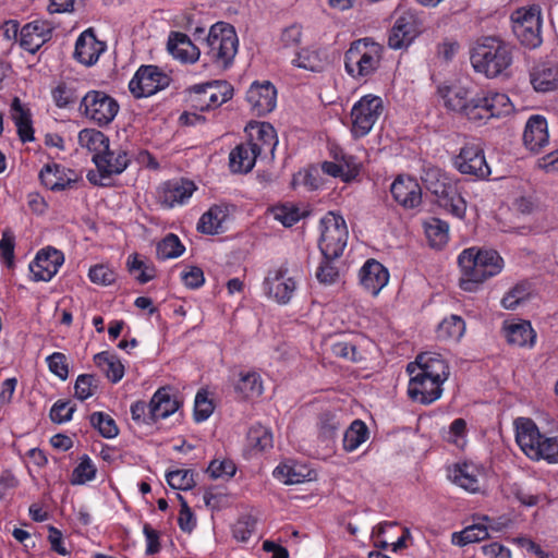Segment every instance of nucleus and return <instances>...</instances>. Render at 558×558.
Masks as SVG:
<instances>
[{
  "label": "nucleus",
  "instance_id": "f257e3e1",
  "mask_svg": "<svg viewBox=\"0 0 558 558\" xmlns=\"http://www.w3.org/2000/svg\"><path fill=\"white\" fill-rule=\"evenodd\" d=\"M410 375L409 397L416 402L429 404L442 395V385L449 377V365L439 353L424 352L407 366Z\"/></svg>",
  "mask_w": 558,
  "mask_h": 558
},
{
  "label": "nucleus",
  "instance_id": "f03ea898",
  "mask_svg": "<svg viewBox=\"0 0 558 558\" xmlns=\"http://www.w3.org/2000/svg\"><path fill=\"white\" fill-rule=\"evenodd\" d=\"M458 265L461 271L460 288L474 292L485 280L500 274L505 263L495 250L469 247L459 254Z\"/></svg>",
  "mask_w": 558,
  "mask_h": 558
},
{
  "label": "nucleus",
  "instance_id": "7ed1b4c3",
  "mask_svg": "<svg viewBox=\"0 0 558 558\" xmlns=\"http://www.w3.org/2000/svg\"><path fill=\"white\" fill-rule=\"evenodd\" d=\"M512 61L511 45L499 37H484L476 44L471 54L475 72L488 78L507 76Z\"/></svg>",
  "mask_w": 558,
  "mask_h": 558
},
{
  "label": "nucleus",
  "instance_id": "20e7f679",
  "mask_svg": "<svg viewBox=\"0 0 558 558\" xmlns=\"http://www.w3.org/2000/svg\"><path fill=\"white\" fill-rule=\"evenodd\" d=\"M513 425L515 441L527 458L558 463V437L542 434L535 422L529 417H518Z\"/></svg>",
  "mask_w": 558,
  "mask_h": 558
},
{
  "label": "nucleus",
  "instance_id": "39448f33",
  "mask_svg": "<svg viewBox=\"0 0 558 558\" xmlns=\"http://www.w3.org/2000/svg\"><path fill=\"white\" fill-rule=\"evenodd\" d=\"M383 47L369 38H362L351 44L344 54V69L353 78L374 74L381 61Z\"/></svg>",
  "mask_w": 558,
  "mask_h": 558
},
{
  "label": "nucleus",
  "instance_id": "423d86ee",
  "mask_svg": "<svg viewBox=\"0 0 558 558\" xmlns=\"http://www.w3.org/2000/svg\"><path fill=\"white\" fill-rule=\"evenodd\" d=\"M207 56L219 66H229L239 47V39L234 27L228 23L218 22L214 24L206 39Z\"/></svg>",
  "mask_w": 558,
  "mask_h": 558
},
{
  "label": "nucleus",
  "instance_id": "0eeeda50",
  "mask_svg": "<svg viewBox=\"0 0 558 558\" xmlns=\"http://www.w3.org/2000/svg\"><path fill=\"white\" fill-rule=\"evenodd\" d=\"M349 238L344 218L329 211L320 219L319 250L327 259H335L342 255Z\"/></svg>",
  "mask_w": 558,
  "mask_h": 558
},
{
  "label": "nucleus",
  "instance_id": "6e6552de",
  "mask_svg": "<svg viewBox=\"0 0 558 558\" xmlns=\"http://www.w3.org/2000/svg\"><path fill=\"white\" fill-rule=\"evenodd\" d=\"M512 29L519 41L529 49L541 46L542 9L537 4L518 8L511 14Z\"/></svg>",
  "mask_w": 558,
  "mask_h": 558
},
{
  "label": "nucleus",
  "instance_id": "1a4fd4ad",
  "mask_svg": "<svg viewBox=\"0 0 558 558\" xmlns=\"http://www.w3.org/2000/svg\"><path fill=\"white\" fill-rule=\"evenodd\" d=\"M384 102L379 96L365 95L352 107L350 112L351 133L355 138L366 136L381 116Z\"/></svg>",
  "mask_w": 558,
  "mask_h": 558
},
{
  "label": "nucleus",
  "instance_id": "9d476101",
  "mask_svg": "<svg viewBox=\"0 0 558 558\" xmlns=\"http://www.w3.org/2000/svg\"><path fill=\"white\" fill-rule=\"evenodd\" d=\"M477 89L470 82L444 84L438 87V95L447 109L465 116L469 120L476 118L475 96Z\"/></svg>",
  "mask_w": 558,
  "mask_h": 558
},
{
  "label": "nucleus",
  "instance_id": "9b49d317",
  "mask_svg": "<svg viewBox=\"0 0 558 558\" xmlns=\"http://www.w3.org/2000/svg\"><path fill=\"white\" fill-rule=\"evenodd\" d=\"M233 96V87L226 81H213L194 85L190 90L192 107L199 111L213 110Z\"/></svg>",
  "mask_w": 558,
  "mask_h": 558
},
{
  "label": "nucleus",
  "instance_id": "f8f14e48",
  "mask_svg": "<svg viewBox=\"0 0 558 558\" xmlns=\"http://www.w3.org/2000/svg\"><path fill=\"white\" fill-rule=\"evenodd\" d=\"M85 117L102 126L111 123L117 117L120 106L118 101L101 90H89L81 102Z\"/></svg>",
  "mask_w": 558,
  "mask_h": 558
},
{
  "label": "nucleus",
  "instance_id": "ddd939ff",
  "mask_svg": "<svg viewBox=\"0 0 558 558\" xmlns=\"http://www.w3.org/2000/svg\"><path fill=\"white\" fill-rule=\"evenodd\" d=\"M296 288L295 277L283 266L270 269L263 281L265 295L280 305L290 303Z\"/></svg>",
  "mask_w": 558,
  "mask_h": 558
},
{
  "label": "nucleus",
  "instance_id": "4468645a",
  "mask_svg": "<svg viewBox=\"0 0 558 558\" xmlns=\"http://www.w3.org/2000/svg\"><path fill=\"white\" fill-rule=\"evenodd\" d=\"M475 114L473 121H486L492 118H501L511 114L514 107L507 94L488 89L478 90L475 96Z\"/></svg>",
  "mask_w": 558,
  "mask_h": 558
},
{
  "label": "nucleus",
  "instance_id": "2eb2a0df",
  "mask_svg": "<svg viewBox=\"0 0 558 558\" xmlns=\"http://www.w3.org/2000/svg\"><path fill=\"white\" fill-rule=\"evenodd\" d=\"M170 78L156 65H142L131 78L129 89L136 98L149 97L169 85Z\"/></svg>",
  "mask_w": 558,
  "mask_h": 558
},
{
  "label": "nucleus",
  "instance_id": "dca6fc26",
  "mask_svg": "<svg viewBox=\"0 0 558 558\" xmlns=\"http://www.w3.org/2000/svg\"><path fill=\"white\" fill-rule=\"evenodd\" d=\"M453 165L459 172L478 180L489 178L492 171L487 165L484 151L477 144H465L454 157Z\"/></svg>",
  "mask_w": 558,
  "mask_h": 558
},
{
  "label": "nucleus",
  "instance_id": "f3484780",
  "mask_svg": "<svg viewBox=\"0 0 558 558\" xmlns=\"http://www.w3.org/2000/svg\"><path fill=\"white\" fill-rule=\"evenodd\" d=\"M245 132L248 141L247 145L255 150L260 158H274L275 149L278 145V137L274 126L268 122H250Z\"/></svg>",
  "mask_w": 558,
  "mask_h": 558
},
{
  "label": "nucleus",
  "instance_id": "a211bd4d",
  "mask_svg": "<svg viewBox=\"0 0 558 558\" xmlns=\"http://www.w3.org/2000/svg\"><path fill=\"white\" fill-rule=\"evenodd\" d=\"M64 263V255L57 248L45 247L37 252L29 263V271L34 281H50Z\"/></svg>",
  "mask_w": 558,
  "mask_h": 558
},
{
  "label": "nucleus",
  "instance_id": "6ab92c4d",
  "mask_svg": "<svg viewBox=\"0 0 558 558\" xmlns=\"http://www.w3.org/2000/svg\"><path fill=\"white\" fill-rule=\"evenodd\" d=\"M448 478L470 493H478L484 484V468L474 462H459L448 468Z\"/></svg>",
  "mask_w": 558,
  "mask_h": 558
},
{
  "label": "nucleus",
  "instance_id": "aec40b11",
  "mask_svg": "<svg viewBox=\"0 0 558 558\" xmlns=\"http://www.w3.org/2000/svg\"><path fill=\"white\" fill-rule=\"evenodd\" d=\"M246 100L254 114L265 116L276 108L277 90L269 81L254 82L246 93Z\"/></svg>",
  "mask_w": 558,
  "mask_h": 558
},
{
  "label": "nucleus",
  "instance_id": "412c9836",
  "mask_svg": "<svg viewBox=\"0 0 558 558\" xmlns=\"http://www.w3.org/2000/svg\"><path fill=\"white\" fill-rule=\"evenodd\" d=\"M194 182L184 179L170 180L158 189V198L167 208L182 206L187 203L195 192Z\"/></svg>",
  "mask_w": 558,
  "mask_h": 558
},
{
  "label": "nucleus",
  "instance_id": "4be33fe9",
  "mask_svg": "<svg viewBox=\"0 0 558 558\" xmlns=\"http://www.w3.org/2000/svg\"><path fill=\"white\" fill-rule=\"evenodd\" d=\"M523 145L531 153L537 154L549 144L547 119L542 114H532L523 130Z\"/></svg>",
  "mask_w": 558,
  "mask_h": 558
},
{
  "label": "nucleus",
  "instance_id": "5701e85b",
  "mask_svg": "<svg viewBox=\"0 0 558 558\" xmlns=\"http://www.w3.org/2000/svg\"><path fill=\"white\" fill-rule=\"evenodd\" d=\"M418 33L420 27L415 15L404 12L396 20L388 37V45L392 49L408 47Z\"/></svg>",
  "mask_w": 558,
  "mask_h": 558
},
{
  "label": "nucleus",
  "instance_id": "b1692460",
  "mask_svg": "<svg viewBox=\"0 0 558 558\" xmlns=\"http://www.w3.org/2000/svg\"><path fill=\"white\" fill-rule=\"evenodd\" d=\"M130 163V156L128 149L123 148L120 144H108V149L101 153L95 165L102 175H116L122 173Z\"/></svg>",
  "mask_w": 558,
  "mask_h": 558
},
{
  "label": "nucleus",
  "instance_id": "393cba45",
  "mask_svg": "<svg viewBox=\"0 0 558 558\" xmlns=\"http://www.w3.org/2000/svg\"><path fill=\"white\" fill-rule=\"evenodd\" d=\"M78 178L74 170L56 162L45 165L39 172L40 182L54 192L70 189Z\"/></svg>",
  "mask_w": 558,
  "mask_h": 558
},
{
  "label": "nucleus",
  "instance_id": "a878e982",
  "mask_svg": "<svg viewBox=\"0 0 558 558\" xmlns=\"http://www.w3.org/2000/svg\"><path fill=\"white\" fill-rule=\"evenodd\" d=\"M389 277L388 269L375 259H367L359 271L361 287L374 296L388 284Z\"/></svg>",
  "mask_w": 558,
  "mask_h": 558
},
{
  "label": "nucleus",
  "instance_id": "bb28decb",
  "mask_svg": "<svg viewBox=\"0 0 558 558\" xmlns=\"http://www.w3.org/2000/svg\"><path fill=\"white\" fill-rule=\"evenodd\" d=\"M106 50L105 43L98 40L92 29L84 31L75 43L74 58L82 64H95Z\"/></svg>",
  "mask_w": 558,
  "mask_h": 558
},
{
  "label": "nucleus",
  "instance_id": "cd10ccee",
  "mask_svg": "<svg viewBox=\"0 0 558 558\" xmlns=\"http://www.w3.org/2000/svg\"><path fill=\"white\" fill-rule=\"evenodd\" d=\"M52 32V26L49 22L43 20H35L22 27L20 31L21 46L35 53L49 38Z\"/></svg>",
  "mask_w": 558,
  "mask_h": 558
},
{
  "label": "nucleus",
  "instance_id": "c85d7f7f",
  "mask_svg": "<svg viewBox=\"0 0 558 558\" xmlns=\"http://www.w3.org/2000/svg\"><path fill=\"white\" fill-rule=\"evenodd\" d=\"M390 191L395 201L404 208H415L421 204V186L413 178L399 175L391 184Z\"/></svg>",
  "mask_w": 558,
  "mask_h": 558
},
{
  "label": "nucleus",
  "instance_id": "c756f323",
  "mask_svg": "<svg viewBox=\"0 0 558 558\" xmlns=\"http://www.w3.org/2000/svg\"><path fill=\"white\" fill-rule=\"evenodd\" d=\"M279 482L286 485L301 484L315 480L316 473L305 463L289 460L280 463L272 472Z\"/></svg>",
  "mask_w": 558,
  "mask_h": 558
},
{
  "label": "nucleus",
  "instance_id": "7c9ffc66",
  "mask_svg": "<svg viewBox=\"0 0 558 558\" xmlns=\"http://www.w3.org/2000/svg\"><path fill=\"white\" fill-rule=\"evenodd\" d=\"M504 333L507 341L517 347H532L536 339V332L531 323L518 318L505 320Z\"/></svg>",
  "mask_w": 558,
  "mask_h": 558
},
{
  "label": "nucleus",
  "instance_id": "2f4dec72",
  "mask_svg": "<svg viewBox=\"0 0 558 558\" xmlns=\"http://www.w3.org/2000/svg\"><path fill=\"white\" fill-rule=\"evenodd\" d=\"M168 51L177 60L183 63H194L199 58V49L185 34L173 32L168 39Z\"/></svg>",
  "mask_w": 558,
  "mask_h": 558
},
{
  "label": "nucleus",
  "instance_id": "473e14b6",
  "mask_svg": "<svg viewBox=\"0 0 558 558\" xmlns=\"http://www.w3.org/2000/svg\"><path fill=\"white\" fill-rule=\"evenodd\" d=\"M530 82L537 93L558 92V65L541 64L535 66L530 73Z\"/></svg>",
  "mask_w": 558,
  "mask_h": 558
},
{
  "label": "nucleus",
  "instance_id": "72a5a7b5",
  "mask_svg": "<svg viewBox=\"0 0 558 558\" xmlns=\"http://www.w3.org/2000/svg\"><path fill=\"white\" fill-rule=\"evenodd\" d=\"M229 219V208L225 205H214L202 215L197 229L202 233L218 234L223 232Z\"/></svg>",
  "mask_w": 558,
  "mask_h": 558
},
{
  "label": "nucleus",
  "instance_id": "f704fd0d",
  "mask_svg": "<svg viewBox=\"0 0 558 558\" xmlns=\"http://www.w3.org/2000/svg\"><path fill=\"white\" fill-rule=\"evenodd\" d=\"M324 173L340 178L343 182H351L360 173V163L352 156H343L340 161H325L322 165Z\"/></svg>",
  "mask_w": 558,
  "mask_h": 558
},
{
  "label": "nucleus",
  "instance_id": "c9c22d12",
  "mask_svg": "<svg viewBox=\"0 0 558 558\" xmlns=\"http://www.w3.org/2000/svg\"><path fill=\"white\" fill-rule=\"evenodd\" d=\"M179 409V402L172 398L165 388L158 389L149 402V416L151 421L166 418Z\"/></svg>",
  "mask_w": 558,
  "mask_h": 558
},
{
  "label": "nucleus",
  "instance_id": "e433bc0d",
  "mask_svg": "<svg viewBox=\"0 0 558 558\" xmlns=\"http://www.w3.org/2000/svg\"><path fill=\"white\" fill-rule=\"evenodd\" d=\"M236 395L241 399H254L263 393V381L258 373L242 371L233 384Z\"/></svg>",
  "mask_w": 558,
  "mask_h": 558
},
{
  "label": "nucleus",
  "instance_id": "4c0bfd02",
  "mask_svg": "<svg viewBox=\"0 0 558 558\" xmlns=\"http://www.w3.org/2000/svg\"><path fill=\"white\" fill-rule=\"evenodd\" d=\"M488 522L489 519L484 517L480 522L469 525L460 532H454L451 537L452 544L462 547L471 543L484 541L489 536Z\"/></svg>",
  "mask_w": 558,
  "mask_h": 558
},
{
  "label": "nucleus",
  "instance_id": "58836bf2",
  "mask_svg": "<svg viewBox=\"0 0 558 558\" xmlns=\"http://www.w3.org/2000/svg\"><path fill=\"white\" fill-rule=\"evenodd\" d=\"M94 362L110 381L118 383L123 378L124 365L116 354L108 351L99 352L95 354Z\"/></svg>",
  "mask_w": 558,
  "mask_h": 558
},
{
  "label": "nucleus",
  "instance_id": "ea45409f",
  "mask_svg": "<svg viewBox=\"0 0 558 558\" xmlns=\"http://www.w3.org/2000/svg\"><path fill=\"white\" fill-rule=\"evenodd\" d=\"M258 157L260 156L246 143L240 144L230 153V168L233 172H248Z\"/></svg>",
  "mask_w": 558,
  "mask_h": 558
},
{
  "label": "nucleus",
  "instance_id": "a19ab883",
  "mask_svg": "<svg viewBox=\"0 0 558 558\" xmlns=\"http://www.w3.org/2000/svg\"><path fill=\"white\" fill-rule=\"evenodd\" d=\"M11 117L14 121L19 135L23 142L33 140V129L29 110L15 97L11 104Z\"/></svg>",
  "mask_w": 558,
  "mask_h": 558
},
{
  "label": "nucleus",
  "instance_id": "79ce46f5",
  "mask_svg": "<svg viewBox=\"0 0 558 558\" xmlns=\"http://www.w3.org/2000/svg\"><path fill=\"white\" fill-rule=\"evenodd\" d=\"M78 143L81 147L86 148L93 153V161L97 160L98 156L108 149L110 143L108 136L102 132L95 129H84L78 133Z\"/></svg>",
  "mask_w": 558,
  "mask_h": 558
},
{
  "label": "nucleus",
  "instance_id": "37998d69",
  "mask_svg": "<svg viewBox=\"0 0 558 558\" xmlns=\"http://www.w3.org/2000/svg\"><path fill=\"white\" fill-rule=\"evenodd\" d=\"M428 243L434 248H442L449 240V225L439 218H429L424 223Z\"/></svg>",
  "mask_w": 558,
  "mask_h": 558
},
{
  "label": "nucleus",
  "instance_id": "c03bdc74",
  "mask_svg": "<svg viewBox=\"0 0 558 558\" xmlns=\"http://www.w3.org/2000/svg\"><path fill=\"white\" fill-rule=\"evenodd\" d=\"M438 197L439 206L442 207L447 213L458 219H463L466 213V202L457 192L453 185L446 189V193L440 194Z\"/></svg>",
  "mask_w": 558,
  "mask_h": 558
},
{
  "label": "nucleus",
  "instance_id": "a18cd8bd",
  "mask_svg": "<svg viewBox=\"0 0 558 558\" xmlns=\"http://www.w3.org/2000/svg\"><path fill=\"white\" fill-rule=\"evenodd\" d=\"M425 187L436 196L446 193V189L452 185L449 178L437 167L427 166L421 177Z\"/></svg>",
  "mask_w": 558,
  "mask_h": 558
},
{
  "label": "nucleus",
  "instance_id": "49530a36",
  "mask_svg": "<svg viewBox=\"0 0 558 558\" xmlns=\"http://www.w3.org/2000/svg\"><path fill=\"white\" fill-rule=\"evenodd\" d=\"M465 332V323L458 315H451L442 319L437 329L440 339L459 341Z\"/></svg>",
  "mask_w": 558,
  "mask_h": 558
},
{
  "label": "nucleus",
  "instance_id": "de8ad7c7",
  "mask_svg": "<svg viewBox=\"0 0 558 558\" xmlns=\"http://www.w3.org/2000/svg\"><path fill=\"white\" fill-rule=\"evenodd\" d=\"M368 438V429L364 422L355 420L345 430L343 436V448L352 452L356 450Z\"/></svg>",
  "mask_w": 558,
  "mask_h": 558
},
{
  "label": "nucleus",
  "instance_id": "09e8293b",
  "mask_svg": "<svg viewBox=\"0 0 558 558\" xmlns=\"http://www.w3.org/2000/svg\"><path fill=\"white\" fill-rule=\"evenodd\" d=\"M126 266L129 271L141 283H146L156 276L155 267L150 263L142 259L138 254H131L128 257Z\"/></svg>",
  "mask_w": 558,
  "mask_h": 558
},
{
  "label": "nucleus",
  "instance_id": "8fccbe9b",
  "mask_svg": "<svg viewBox=\"0 0 558 558\" xmlns=\"http://www.w3.org/2000/svg\"><path fill=\"white\" fill-rule=\"evenodd\" d=\"M184 251V245L173 233L167 234L160 242L157 243L156 247V254L160 260L177 258L181 256Z\"/></svg>",
  "mask_w": 558,
  "mask_h": 558
},
{
  "label": "nucleus",
  "instance_id": "3c124183",
  "mask_svg": "<svg viewBox=\"0 0 558 558\" xmlns=\"http://www.w3.org/2000/svg\"><path fill=\"white\" fill-rule=\"evenodd\" d=\"M271 214L274 218L284 227H292L304 215V213L292 203H284L272 207Z\"/></svg>",
  "mask_w": 558,
  "mask_h": 558
},
{
  "label": "nucleus",
  "instance_id": "603ef678",
  "mask_svg": "<svg viewBox=\"0 0 558 558\" xmlns=\"http://www.w3.org/2000/svg\"><path fill=\"white\" fill-rule=\"evenodd\" d=\"M97 469L92 459L84 454L72 472L71 484L84 485L96 477Z\"/></svg>",
  "mask_w": 558,
  "mask_h": 558
},
{
  "label": "nucleus",
  "instance_id": "864d4df0",
  "mask_svg": "<svg viewBox=\"0 0 558 558\" xmlns=\"http://www.w3.org/2000/svg\"><path fill=\"white\" fill-rule=\"evenodd\" d=\"M89 421L93 427H95L105 438L111 439L119 434L114 420L104 412H94L90 415Z\"/></svg>",
  "mask_w": 558,
  "mask_h": 558
},
{
  "label": "nucleus",
  "instance_id": "5fc2aeb1",
  "mask_svg": "<svg viewBox=\"0 0 558 558\" xmlns=\"http://www.w3.org/2000/svg\"><path fill=\"white\" fill-rule=\"evenodd\" d=\"M293 65L310 70L313 72L320 71L323 69V60L316 50L302 49L292 60Z\"/></svg>",
  "mask_w": 558,
  "mask_h": 558
},
{
  "label": "nucleus",
  "instance_id": "6e6d98bb",
  "mask_svg": "<svg viewBox=\"0 0 558 558\" xmlns=\"http://www.w3.org/2000/svg\"><path fill=\"white\" fill-rule=\"evenodd\" d=\"M247 439L250 445L258 450L272 447V434L263 425H253L247 433Z\"/></svg>",
  "mask_w": 558,
  "mask_h": 558
},
{
  "label": "nucleus",
  "instance_id": "4d7b16f0",
  "mask_svg": "<svg viewBox=\"0 0 558 558\" xmlns=\"http://www.w3.org/2000/svg\"><path fill=\"white\" fill-rule=\"evenodd\" d=\"M529 295V286L526 283H518L505 294L501 299V305L506 310H515Z\"/></svg>",
  "mask_w": 558,
  "mask_h": 558
},
{
  "label": "nucleus",
  "instance_id": "13d9d810",
  "mask_svg": "<svg viewBox=\"0 0 558 558\" xmlns=\"http://www.w3.org/2000/svg\"><path fill=\"white\" fill-rule=\"evenodd\" d=\"M235 464L229 459H215L207 468V474L214 480H228L235 474Z\"/></svg>",
  "mask_w": 558,
  "mask_h": 558
},
{
  "label": "nucleus",
  "instance_id": "bf43d9fd",
  "mask_svg": "<svg viewBox=\"0 0 558 558\" xmlns=\"http://www.w3.org/2000/svg\"><path fill=\"white\" fill-rule=\"evenodd\" d=\"M96 383H97V380L93 375H88V374L80 375L76 378L75 385H74L75 397L81 401H84V400L90 398L97 389Z\"/></svg>",
  "mask_w": 558,
  "mask_h": 558
},
{
  "label": "nucleus",
  "instance_id": "052dcab7",
  "mask_svg": "<svg viewBox=\"0 0 558 558\" xmlns=\"http://www.w3.org/2000/svg\"><path fill=\"white\" fill-rule=\"evenodd\" d=\"M168 484L173 489L186 490L194 484L193 473L190 470H174L166 475Z\"/></svg>",
  "mask_w": 558,
  "mask_h": 558
},
{
  "label": "nucleus",
  "instance_id": "680f3d73",
  "mask_svg": "<svg viewBox=\"0 0 558 558\" xmlns=\"http://www.w3.org/2000/svg\"><path fill=\"white\" fill-rule=\"evenodd\" d=\"M446 439L457 448L463 449L466 445V422L463 418H456L449 426Z\"/></svg>",
  "mask_w": 558,
  "mask_h": 558
},
{
  "label": "nucleus",
  "instance_id": "e2e57ef3",
  "mask_svg": "<svg viewBox=\"0 0 558 558\" xmlns=\"http://www.w3.org/2000/svg\"><path fill=\"white\" fill-rule=\"evenodd\" d=\"M88 278L93 283L109 286L116 281V272L106 264H97L89 268Z\"/></svg>",
  "mask_w": 558,
  "mask_h": 558
},
{
  "label": "nucleus",
  "instance_id": "0e129e2a",
  "mask_svg": "<svg viewBox=\"0 0 558 558\" xmlns=\"http://www.w3.org/2000/svg\"><path fill=\"white\" fill-rule=\"evenodd\" d=\"M46 363L49 371L59 377L61 380H65L69 376V365L66 356L61 352H53L46 357Z\"/></svg>",
  "mask_w": 558,
  "mask_h": 558
},
{
  "label": "nucleus",
  "instance_id": "69168bd1",
  "mask_svg": "<svg viewBox=\"0 0 558 558\" xmlns=\"http://www.w3.org/2000/svg\"><path fill=\"white\" fill-rule=\"evenodd\" d=\"M214 412V404L208 399L207 393L198 391L194 401V418L196 422L206 421Z\"/></svg>",
  "mask_w": 558,
  "mask_h": 558
},
{
  "label": "nucleus",
  "instance_id": "338daca9",
  "mask_svg": "<svg viewBox=\"0 0 558 558\" xmlns=\"http://www.w3.org/2000/svg\"><path fill=\"white\" fill-rule=\"evenodd\" d=\"M74 411L75 407L71 402L59 400L53 403L50 410V418L54 423L63 424L72 418Z\"/></svg>",
  "mask_w": 558,
  "mask_h": 558
},
{
  "label": "nucleus",
  "instance_id": "774afa93",
  "mask_svg": "<svg viewBox=\"0 0 558 558\" xmlns=\"http://www.w3.org/2000/svg\"><path fill=\"white\" fill-rule=\"evenodd\" d=\"M14 247L15 239L13 233L9 230L3 231L0 239V255L8 267H12L14 264Z\"/></svg>",
  "mask_w": 558,
  "mask_h": 558
}]
</instances>
